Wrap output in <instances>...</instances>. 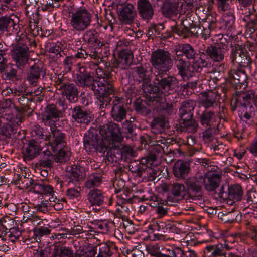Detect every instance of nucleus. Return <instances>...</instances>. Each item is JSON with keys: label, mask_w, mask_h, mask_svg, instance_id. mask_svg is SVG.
I'll return each instance as SVG.
<instances>
[{"label": "nucleus", "mask_w": 257, "mask_h": 257, "mask_svg": "<svg viewBox=\"0 0 257 257\" xmlns=\"http://www.w3.org/2000/svg\"><path fill=\"white\" fill-rule=\"evenodd\" d=\"M133 54L130 50H123L119 52L117 59L116 67L120 69H127L132 64Z\"/></svg>", "instance_id": "cd10ccee"}, {"label": "nucleus", "mask_w": 257, "mask_h": 257, "mask_svg": "<svg viewBox=\"0 0 257 257\" xmlns=\"http://www.w3.org/2000/svg\"><path fill=\"white\" fill-rule=\"evenodd\" d=\"M54 82L56 89L70 103H75L77 101L79 91L76 85L69 83L66 76L59 74L55 78Z\"/></svg>", "instance_id": "20e7f679"}, {"label": "nucleus", "mask_w": 257, "mask_h": 257, "mask_svg": "<svg viewBox=\"0 0 257 257\" xmlns=\"http://www.w3.org/2000/svg\"><path fill=\"white\" fill-rule=\"evenodd\" d=\"M153 85L149 83H143L142 85V89L146 95L149 96L152 101H160L162 99L161 94L158 87V85L155 84Z\"/></svg>", "instance_id": "b1692460"}, {"label": "nucleus", "mask_w": 257, "mask_h": 257, "mask_svg": "<svg viewBox=\"0 0 257 257\" xmlns=\"http://www.w3.org/2000/svg\"><path fill=\"white\" fill-rule=\"evenodd\" d=\"M99 132L101 139L96 136L85 137L84 145L86 149L90 152H105L118 146L122 137L118 124L111 122L107 124L100 126Z\"/></svg>", "instance_id": "f257e3e1"}, {"label": "nucleus", "mask_w": 257, "mask_h": 257, "mask_svg": "<svg viewBox=\"0 0 257 257\" xmlns=\"http://www.w3.org/2000/svg\"><path fill=\"white\" fill-rule=\"evenodd\" d=\"M13 110L11 107L10 101H6L0 103V116L8 121L6 125V131L4 133L6 136L9 137L16 133V127L22 122L21 117L19 115H14Z\"/></svg>", "instance_id": "39448f33"}, {"label": "nucleus", "mask_w": 257, "mask_h": 257, "mask_svg": "<svg viewBox=\"0 0 257 257\" xmlns=\"http://www.w3.org/2000/svg\"><path fill=\"white\" fill-rule=\"evenodd\" d=\"M98 33L94 29H89L84 33L82 40L89 44L97 43L98 42Z\"/></svg>", "instance_id": "3c124183"}, {"label": "nucleus", "mask_w": 257, "mask_h": 257, "mask_svg": "<svg viewBox=\"0 0 257 257\" xmlns=\"http://www.w3.org/2000/svg\"><path fill=\"white\" fill-rule=\"evenodd\" d=\"M203 181V175H197L188 178L185 181V184L190 192L197 194L201 193Z\"/></svg>", "instance_id": "5701e85b"}, {"label": "nucleus", "mask_w": 257, "mask_h": 257, "mask_svg": "<svg viewBox=\"0 0 257 257\" xmlns=\"http://www.w3.org/2000/svg\"><path fill=\"white\" fill-rule=\"evenodd\" d=\"M97 77L95 83L97 84V89L100 90L99 94L104 99V108L110 104V94L114 92L113 84L112 75L108 68L104 69L98 67L96 69Z\"/></svg>", "instance_id": "f03ea898"}, {"label": "nucleus", "mask_w": 257, "mask_h": 257, "mask_svg": "<svg viewBox=\"0 0 257 257\" xmlns=\"http://www.w3.org/2000/svg\"><path fill=\"white\" fill-rule=\"evenodd\" d=\"M31 135L32 137L31 140L37 141V140H39L44 139L43 128L38 125H34L32 127L31 131Z\"/></svg>", "instance_id": "680f3d73"}, {"label": "nucleus", "mask_w": 257, "mask_h": 257, "mask_svg": "<svg viewBox=\"0 0 257 257\" xmlns=\"http://www.w3.org/2000/svg\"><path fill=\"white\" fill-rule=\"evenodd\" d=\"M168 72L157 73L155 75V84L158 85L161 96L168 95L178 87L179 81L174 76L167 75Z\"/></svg>", "instance_id": "6e6552de"}, {"label": "nucleus", "mask_w": 257, "mask_h": 257, "mask_svg": "<svg viewBox=\"0 0 257 257\" xmlns=\"http://www.w3.org/2000/svg\"><path fill=\"white\" fill-rule=\"evenodd\" d=\"M41 142L34 140L26 141L23 150V156L25 161H31L40 155L42 151Z\"/></svg>", "instance_id": "ddd939ff"}, {"label": "nucleus", "mask_w": 257, "mask_h": 257, "mask_svg": "<svg viewBox=\"0 0 257 257\" xmlns=\"http://www.w3.org/2000/svg\"><path fill=\"white\" fill-rule=\"evenodd\" d=\"M92 15L86 8H80L73 12L70 19V24L76 32H83L91 25Z\"/></svg>", "instance_id": "423d86ee"}, {"label": "nucleus", "mask_w": 257, "mask_h": 257, "mask_svg": "<svg viewBox=\"0 0 257 257\" xmlns=\"http://www.w3.org/2000/svg\"><path fill=\"white\" fill-rule=\"evenodd\" d=\"M96 228L102 233H107L113 230V225L110 221H102L96 224Z\"/></svg>", "instance_id": "e2e57ef3"}, {"label": "nucleus", "mask_w": 257, "mask_h": 257, "mask_svg": "<svg viewBox=\"0 0 257 257\" xmlns=\"http://www.w3.org/2000/svg\"><path fill=\"white\" fill-rule=\"evenodd\" d=\"M102 183V179L97 173H93L89 175L85 182V187L88 189H91L99 186Z\"/></svg>", "instance_id": "de8ad7c7"}, {"label": "nucleus", "mask_w": 257, "mask_h": 257, "mask_svg": "<svg viewBox=\"0 0 257 257\" xmlns=\"http://www.w3.org/2000/svg\"><path fill=\"white\" fill-rule=\"evenodd\" d=\"M135 72L137 76L140 79V81H143V83H149L151 80V72L144 68L142 66H136L134 68Z\"/></svg>", "instance_id": "37998d69"}, {"label": "nucleus", "mask_w": 257, "mask_h": 257, "mask_svg": "<svg viewBox=\"0 0 257 257\" xmlns=\"http://www.w3.org/2000/svg\"><path fill=\"white\" fill-rule=\"evenodd\" d=\"M214 41H216L215 46H218L226 53L228 42L227 39L222 34H219L214 36Z\"/></svg>", "instance_id": "13d9d810"}, {"label": "nucleus", "mask_w": 257, "mask_h": 257, "mask_svg": "<svg viewBox=\"0 0 257 257\" xmlns=\"http://www.w3.org/2000/svg\"><path fill=\"white\" fill-rule=\"evenodd\" d=\"M63 65L65 69L70 71L73 66H80V63L77 62V60L73 55H71L65 58L63 61Z\"/></svg>", "instance_id": "0e129e2a"}, {"label": "nucleus", "mask_w": 257, "mask_h": 257, "mask_svg": "<svg viewBox=\"0 0 257 257\" xmlns=\"http://www.w3.org/2000/svg\"><path fill=\"white\" fill-rule=\"evenodd\" d=\"M146 250L151 256L164 257V253L160 251V246L157 244L147 245Z\"/></svg>", "instance_id": "bf43d9fd"}, {"label": "nucleus", "mask_w": 257, "mask_h": 257, "mask_svg": "<svg viewBox=\"0 0 257 257\" xmlns=\"http://www.w3.org/2000/svg\"><path fill=\"white\" fill-rule=\"evenodd\" d=\"M121 141L119 142L118 146H116L115 147L112 148L111 150H113L114 151V153L115 152L118 153V157H116V159H122L123 156H125L126 157H134L136 155V152L134 151L133 149L130 146H124L122 150H120L119 149L117 148L120 142Z\"/></svg>", "instance_id": "603ef678"}, {"label": "nucleus", "mask_w": 257, "mask_h": 257, "mask_svg": "<svg viewBox=\"0 0 257 257\" xmlns=\"http://www.w3.org/2000/svg\"><path fill=\"white\" fill-rule=\"evenodd\" d=\"M203 186L208 191H213L219 187L220 182V176L212 174L207 177L203 176Z\"/></svg>", "instance_id": "c85d7f7f"}, {"label": "nucleus", "mask_w": 257, "mask_h": 257, "mask_svg": "<svg viewBox=\"0 0 257 257\" xmlns=\"http://www.w3.org/2000/svg\"><path fill=\"white\" fill-rule=\"evenodd\" d=\"M184 49H182L184 55L189 60L194 61L198 56V54L192 45L188 43L183 44Z\"/></svg>", "instance_id": "5fc2aeb1"}, {"label": "nucleus", "mask_w": 257, "mask_h": 257, "mask_svg": "<svg viewBox=\"0 0 257 257\" xmlns=\"http://www.w3.org/2000/svg\"><path fill=\"white\" fill-rule=\"evenodd\" d=\"M33 192L40 195H49L53 196L54 191L53 187L49 184L37 183L33 187Z\"/></svg>", "instance_id": "58836bf2"}, {"label": "nucleus", "mask_w": 257, "mask_h": 257, "mask_svg": "<svg viewBox=\"0 0 257 257\" xmlns=\"http://www.w3.org/2000/svg\"><path fill=\"white\" fill-rule=\"evenodd\" d=\"M228 77L232 85L244 84L247 80V76L245 70L242 68L231 70L228 72Z\"/></svg>", "instance_id": "bb28decb"}, {"label": "nucleus", "mask_w": 257, "mask_h": 257, "mask_svg": "<svg viewBox=\"0 0 257 257\" xmlns=\"http://www.w3.org/2000/svg\"><path fill=\"white\" fill-rule=\"evenodd\" d=\"M111 102H112L111 117L114 121L121 122L125 118L127 114L123 102L118 97H111Z\"/></svg>", "instance_id": "2eb2a0df"}, {"label": "nucleus", "mask_w": 257, "mask_h": 257, "mask_svg": "<svg viewBox=\"0 0 257 257\" xmlns=\"http://www.w3.org/2000/svg\"><path fill=\"white\" fill-rule=\"evenodd\" d=\"M74 257L73 251L66 246H55L52 257Z\"/></svg>", "instance_id": "c03bdc74"}, {"label": "nucleus", "mask_w": 257, "mask_h": 257, "mask_svg": "<svg viewBox=\"0 0 257 257\" xmlns=\"http://www.w3.org/2000/svg\"><path fill=\"white\" fill-rule=\"evenodd\" d=\"M170 191L172 195L183 198L185 193L186 188L183 184L176 182L171 185Z\"/></svg>", "instance_id": "4d7b16f0"}, {"label": "nucleus", "mask_w": 257, "mask_h": 257, "mask_svg": "<svg viewBox=\"0 0 257 257\" xmlns=\"http://www.w3.org/2000/svg\"><path fill=\"white\" fill-rule=\"evenodd\" d=\"M193 37L197 38L201 37L204 40H206L210 37V29L209 27L205 28L198 24L195 27H192Z\"/></svg>", "instance_id": "79ce46f5"}, {"label": "nucleus", "mask_w": 257, "mask_h": 257, "mask_svg": "<svg viewBox=\"0 0 257 257\" xmlns=\"http://www.w3.org/2000/svg\"><path fill=\"white\" fill-rule=\"evenodd\" d=\"M164 257H183V250L179 247L172 246L166 249Z\"/></svg>", "instance_id": "052dcab7"}, {"label": "nucleus", "mask_w": 257, "mask_h": 257, "mask_svg": "<svg viewBox=\"0 0 257 257\" xmlns=\"http://www.w3.org/2000/svg\"><path fill=\"white\" fill-rule=\"evenodd\" d=\"M178 7L175 3L169 0L164 1L161 6L162 15L167 18H172L177 15L178 12Z\"/></svg>", "instance_id": "72a5a7b5"}, {"label": "nucleus", "mask_w": 257, "mask_h": 257, "mask_svg": "<svg viewBox=\"0 0 257 257\" xmlns=\"http://www.w3.org/2000/svg\"><path fill=\"white\" fill-rule=\"evenodd\" d=\"M80 187L77 188L71 187L68 188L66 192V196L71 200H78L80 198Z\"/></svg>", "instance_id": "774afa93"}, {"label": "nucleus", "mask_w": 257, "mask_h": 257, "mask_svg": "<svg viewBox=\"0 0 257 257\" xmlns=\"http://www.w3.org/2000/svg\"><path fill=\"white\" fill-rule=\"evenodd\" d=\"M97 253V247H92L87 250L83 249H80L77 250L76 257H95Z\"/></svg>", "instance_id": "69168bd1"}, {"label": "nucleus", "mask_w": 257, "mask_h": 257, "mask_svg": "<svg viewBox=\"0 0 257 257\" xmlns=\"http://www.w3.org/2000/svg\"><path fill=\"white\" fill-rule=\"evenodd\" d=\"M56 153L55 156V161L57 162H64L69 159L71 156V152L69 149L65 146L60 150L53 151Z\"/></svg>", "instance_id": "8fccbe9b"}, {"label": "nucleus", "mask_w": 257, "mask_h": 257, "mask_svg": "<svg viewBox=\"0 0 257 257\" xmlns=\"http://www.w3.org/2000/svg\"><path fill=\"white\" fill-rule=\"evenodd\" d=\"M83 169L79 166L72 167L67 174L66 182L68 185H77L83 178Z\"/></svg>", "instance_id": "393cba45"}, {"label": "nucleus", "mask_w": 257, "mask_h": 257, "mask_svg": "<svg viewBox=\"0 0 257 257\" xmlns=\"http://www.w3.org/2000/svg\"><path fill=\"white\" fill-rule=\"evenodd\" d=\"M116 248L115 245L112 242L102 243L99 245L97 255L101 257H111Z\"/></svg>", "instance_id": "e433bc0d"}, {"label": "nucleus", "mask_w": 257, "mask_h": 257, "mask_svg": "<svg viewBox=\"0 0 257 257\" xmlns=\"http://www.w3.org/2000/svg\"><path fill=\"white\" fill-rule=\"evenodd\" d=\"M238 212L234 209L230 211H222L218 214V218L224 223H233L236 219Z\"/></svg>", "instance_id": "09e8293b"}, {"label": "nucleus", "mask_w": 257, "mask_h": 257, "mask_svg": "<svg viewBox=\"0 0 257 257\" xmlns=\"http://www.w3.org/2000/svg\"><path fill=\"white\" fill-rule=\"evenodd\" d=\"M198 103L204 107L205 110L212 108L214 110L216 107H220V96L217 92L210 91L204 93L202 97L199 100Z\"/></svg>", "instance_id": "dca6fc26"}, {"label": "nucleus", "mask_w": 257, "mask_h": 257, "mask_svg": "<svg viewBox=\"0 0 257 257\" xmlns=\"http://www.w3.org/2000/svg\"><path fill=\"white\" fill-rule=\"evenodd\" d=\"M61 111L53 103L47 105L44 109L40 116L41 121L45 126H55L60 118L63 117Z\"/></svg>", "instance_id": "1a4fd4ad"}, {"label": "nucleus", "mask_w": 257, "mask_h": 257, "mask_svg": "<svg viewBox=\"0 0 257 257\" xmlns=\"http://www.w3.org/2000/svg\"><path fill=\"white\" fill-rule=\"evenodd\" d=\"M153 227L154 230L161 231L164 233L174 232L176 229V227L172 223H167L162 221L154 222Z\"/></svg>", "instance_id": "a18cd8bd"}, {"label": "nucleus", "mask_w": 257, "mask_h": 257, "mask_svg": "<svg viewBox=\"0 0 257 257\" xmlns=\"http://www.w3.org/2000/svg\"><path fill=\"white\" fill-rule=\"evenodd\" d=\"M150 62L154 69V74L169 72L173 65L171 54L163 49H157L153 51Z\"/></svg>", "instance_id": "7ed1b4c3"}, {"label": "nucleus", "mask_w": 257, "mask_h": 257, "mask_svg": "<svg viewBox=\"0 0 257 257\" xmlns=\"http://www.w3.org/2000/svg\"><path fill=\"white\" fill-rule=\"evenodd\" d=\"M173 22L174 25L171 26L172 32L175 33L183 39H187L190 37H193L192 27L189 28L182 25L177 26L176 22L174 21Z\"/></svg>", "instance_id": "c9c22d12"}, {"label": "nucleus", "mask_w": 257, "mask_h": 257, "mask_svg": "<svg viewBox=\"0 0 257 257\" xmlns=\"http://www.w3.org/2000/svg\"><path fill=\"white\" fill-rule=\"evenodd\" d=\"M104 196L102 191L98 189L90 190L87 194V200L91 206H100L104 203Z\"/></svg>", "instance_id": "c756f323"}, {"label": "nucleus", "mask_w": 257, "mask_h": 257, "mask_svg": "<svg viewBox=\"0 0 257 257\" xmlns=\"http://www.w3.org/2000/svg\"><path fill=\"white\" fill-rule=\"evenodd\" d=\"M225 28L228 30L232 31L234 28L235 21L234 16L231 13H226L223 16Z\"/></svg>", "instance_id": "338daca9"}, {"label": "nucleus", "mask_w": 257, "mask_h": 257, "mask_svg": "<svg viewBox=\"0 0 257 257\" xmlns=\"http://www.w3.org/2000/svg\"><path fill=\"white\" fill-rule=\"evenodd\" d=\"M190 166L188 163L178 161L175 163L173 167L174 175L178 178L183 179L189 173Z\"/></svg>", "instance_id": "2f4dec72"}, {"label": "nucleus", "mask_w": 257, "mask_h": 257, "mask_svg": "<svg viewBox=\"0 0 257 257\" xmlns=\"http://www.w3.org/2000/svg\"><path fill=\"white\" fill-rule=\"evenodd\" d=\"M196 118L201 125L205 128L215 127L216 122V116L215 111L205 110L202 112L196 109Z\"/></svg>", "instance_id": "6ab92c4d"}, {"label": "nucleus", "mask_w": 257, "mask_h": 257, "mask_svg": "<svg viewBox=\"0 0 257 257\" xmlns=\"http://www.w3.org/2000/svg\"><path fill=\"white\" fill-rule=\"evenodd\" d=\"M229 199L234 201L241 199L243 192L242 187L238 184L231 185L229 188Z\"/></svg>", "instance_id": "a19ab883"}, {"label": "nucleus", "mask_w": 257, "mask_h": 257, "mask_svg": "<svg viewBox=\"0 0 257 257\" xmlns=\"http://www.w3.org/2000/svg\"><path fill=\"white\" fill-rule=\"evenodd\" d=\"M204 54L214 62H220L223 61L226 52L219 47L211 45L207 47Z\"/></svg>", "instance_id": "a878e982"}, {"label": "nucleus", "mask_w": 257, "mask_h": 257, "mask_svg": "<svg viewBox=\"0 0 257 257\" xmlns=\"http://www.w3.org/2000/svg\"><path fill=\"white\" fill-rule=\"evenodd\" d=\"M54 161H55V156L49 150H47L42 152L41 158L36 166L50 168L53 167Z\"/></svg>", "instance_id": "473e14b6"}, {"label": "nucleus", "mask_w": 257, "mask_h": 257, "mask_svg": "<svg viewBox=\"0 0 257 257\" xmlns=\"http://www.w3.org/2000/svg\"><path fill=\"white\" fill-rule=\"evenodd\" d=\"M18 27L14 20L9 17L0 18V31L6 30L9 33L16 32Z\"/></svg>", "instance_id": "f704fd0d"}, {"label": "nucleus", "mask_w": 257, "mask_h": 257, "mask_svg": "<svg viewBox=\"0 0 257 257\" xmlns=\"http://www.w3.org/2000/svg\"><path fill=\"white\" fill-rule=\"evenodd\" d=\"M155 5L149 0H137V9L140 17L144 20H149L154 15Z\"/></svg>", "instance_id": "a211bd4d"}, {"label": "nucleus", "mask_w": 257, "mask_h": 257, "mask_svg": "<svg viewBox=\"0 0 257 257\" xmlns=\"http://www.w3.org/2000/svg\"><path fill=\"white\" fill-rule=\"evenodd\" d=\"M46 75L45 70L42 63H35L31 66L27 75V80L31 85H36L42 77Z\"/></svg>", "instance_id": "aec40b11"}, {"label": "nucleus", "mask_w": 257, "mask_h": 257, "mask_svg": "<svg viewBox=\"0 0 257 257\" xmlns=\"http://www.w3.org/2000/svg\"><path fill=\"white\" fill-rule=\"evenodd\" d=\"M137 13L134 5L126 4L121 5L119 8L118 17L120 21L125 24H130L133 22L136 17Z\"/></svg>", "instance_id": "412c9836"}, {"label": "nucleus", "mask_w": 257, "mask_h": 257, "mask_svg": "<svg viewBox=\"0 0 257 257\" xmlns=\"http://www.w3.org/2000/svg\"><path fill=\"white\" fill-rule=\"evenodd\" d=\"M2 72H4L3 77L5 80L15 82L19 80L17 70L13 66L6 65L5 70Z\"/></svg>", "instance_id": "49530a36"}, {"label": "nucleus", "mask_w": 257, "mask_h": 257, "mask_svg": "<svg viewBox=\"0 0 257 257\" xmlns=\"http://www.w3.org/2000/svg\"><path fill=\"white\" fill-rule=\"evenodd\" d=\"M131 203L122 202L121 200H116L115 211L116 215L123 218H126L130 214L129 207Z\"/></svg>", "instance_id": "ea45409f"}, {"label": "nucleus", "mask_w": 257, "mask_h": 257, "mask_svg": "<svg viewBox=\"0 0 257 257\" xmlns=\"http://www.w3.org/2000/svg\"><path fill=\"white\" fill-rule=\"evenodd\" d=\"M72 117L79 123L88 124L92 120L90 113L81 106H76L72 109Z\"/></svg>", "instance_id": "4be33fe9"}, {"label": "nucleus", "mask_w": 257, "mask_h": 257, "mask_svg": "<svg viewBox=\"0 0 257 257\" xmlns=\"http://www.w3.org/2000/svg\"><path fill=\"white\" fill-rule=\"evenodd\" d=\"M175 66L178 74L184 80H188L195 74L194 67L191 63L183 58H174Z\"/></svg>", "instance_id": "4468645a"}, {"label": "nucleus", "mask_w": 257, "mask_h": 257, "mask_svg": "<svg viewBox=\"0 0 257 257\" xmlns=\"http://www.w3.org/2000/svg\"><path fill=\"white\" fill-rule=\"evenodd\" d=\"M11 53L17 67L21 69L27 64L29 58V48L26 44L21 41L18 42L13 47Z\"/></svg>", "instance_id": "9d476101"}, {"label": "nucleus", "mask_w": 257, "mask_h": 257, "mask_svg": "<svg viewBox=\"0 0 257 257\" xmlns=\"http://www.w3.org/2000/svg\"><path fill=\"white\" fill-rule=\"evenodd\" d=\"M141 162L138 161H134L131 163L129 165L130 171L134 173H136L139 177H142L145 170L147 169V166L143 164Z\"/></svg>", "instance_id": "6e6d98bb"}, {"label": "nucleus", "mask_w": 257, "mask_h": 257, "mask_svg": "<svg viewBox=\"0 0 257 257\" xmlns=\"http://www.w3.org/2000/svg\"><path fill=\"white\" fill-rule=\"evenodd\" d=\"M80 74L77 77L76 83L81 87H87L92 90L97 100V103L101 109L104 108V97L99 94L100 90L97 89L98 85L95 83L96 79L87 72L83 67H79Z\"/></svg>", "instance_id": "0eeeda50"}, {"label": "nucleus", "mask_w": 257, "mask_h": 257, "mask_svg": "<svg viewBox=\"0 0 257 257\" xmlns=\"http://www.w3.org/2000/svg\"><path fill=\"white\" fill-rule=\"evenodd\" d=\"M238 114L241 120L249 125L255 122L256 108L251 102L237 103Z\"/></svg>", "instance_id": "9b49d317"}, {"label": "nucleus", "mask_w": 257, "mask_h": 257, "mask_svg": "<svg viewBox=\"0 0 257 257\" xmlns=\"http://www.w3.org/2000/svg\"><path fill=\"white\" fill-rule=\"evenodd\" d=\"M50 128V132L48 136L50 146L53 151L60 150L66 146V135L56 126Z\"/></svg>", "instance_id": "f8f14e48"}, {"label": "nucleus", "mask_w": 257, "mask_h": 257, "mask_svg": "<svg viewBox=\"0 0 257 257\" xmlns=\"http://www.w3.org/2000/svg\"><path fill=\"white\" fill-rule=\"evenodd\" d=\"M180 123V130L182 132H187L189 133H194L197 132L199 125L198 122L192 118L181 120Z\"/></svg>", "instance_id": "4c0bfd02"}, {"label": "nucleus", "mask_w": 257, "mask_h": 257, "mask_svg": "<svg viewBox=\"0 0 257 257\" xmlns=\"http://www.w3.org/2000/svg\"><path fill=\"white\" fill-rule=\"evenodd\" d=\"M195 108V103L189 100L182 102L179 109V115L181 120L188 119L192 118V111Z\"/></svg>", "instance_id": "7c9ffc66"}, {"label": "nucleus", "mask_w": 257, "mask_h": 257, "mask_svg": "<svg viewBox=\"0 0 257 257\" xmlns=\"http://www.w3.org/2000/svg\"><path fill=\"white\" fill-rule=\"evenodd\" d=\"M230 58L234 64H237L242 67H247L251 62V59L247 56L242 47L239 45L232 49Z\"/></svg>", "instance_id": "f3484780"}, {"label": "nucleus", "mask_w": 257, "mask_h": 257, "mask_svg": "<svg viewBox=\"0 0 257 257\" xmlns=\"http://www.w3.org/2000/svg\"><path fill=\"white\" fill-rule=\"evenodd\" d=\"M195 15L191 13H188L181 17V25L188 27L189 28L195 27L197 24V22L194 20Z\"/></svg>", "instance_id": "864d4df0"}]
</instances>
